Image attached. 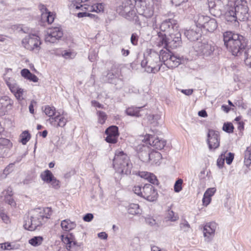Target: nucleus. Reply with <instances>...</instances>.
<instances>
[{"mask_svg":"<svg viewBox=\"0 0 251 251\" xmlns=\"http://www.w3.org/2000/svg\"><path fill=\"white\" fill-rule=\"evenodd\" d=\"M97 115L98 117V122L101 125L104 124L107 119L106 114L104 112L99 111L97 112Z\"/></svg>","mask_w":251,"mask_h":251,"instance_id":"nucleus-43","label":"nucleus"},{"mask_svg":"<svg viewBox=\"0 0 251 251\" xmlns=\"http://www.w3.org/2000/svg\"><path fill=\"white\" fill-rule=\"evenodd\" d=\"M40 176L44 182L50 184L54 189H58L60 188V181L54 177L50 170H46L43 172L41 174Z\"/></svg>","mask_w":251,"mask_h":251,"instance_id":"nucleus-14","label":"nucleus"},{"mask_svg":"<svg viewBox=\"0 0 251 251\" xmlns=\"http://www.w3.org/2000/svg\"><path fill=\"white\" fill-rule=\"evenodd\" d=\"M243 37L238 34L227 31L224 34V44L233 55H238L244 48Z\"/></svg>","mask_w":251,"mask_h":251,"instance_id":"nucleus-3","label":"nucleus"},{"mask_svg":"<svg viewBox=\"0 0 251 251\" xmlns=\"http://www.w3.org/2000/svg\"><path fill=\"white\" fill-rule=\"evenodd\" d=\"M91 0H69L70 7L76 10L95 12L98 14L103 13L105 8L103 3H95L89 4Z\"/></svg>","mask_w":251,"mask_h":251,"instance_id":"nucleus-4","label":"nucleus"},{"mask_svg":"<svg viewBox=\"0 0 251 251\" xmlns=\"http://www.w3.org/2000/svg\"><path fill=\"white\" fill-rule=\"evenodd\" d=\"M183 180L181 178L178 179L174 185V191L176 193H178L182 189Z\"/></svg>","mask_w":251,"mask_h":251,"instance_id":"nucleus-45","label":"nucleus"},{"mask_svg":"<svg viewBox=\"0 0 251 251\" xmlns=\"http://www.w3.org/2000/svg\"><path fill=\"white\" fill-rule=\"evenodd\" d=\"M113 165L116 171L121 174H130L132 167L129 157L119 150L115 152Z\"/></svg>","mask_w":251,"mask_h":251,"instance_id":"nucleus-5","label":"nucleus"},{"mask_svg":"<svg viewBox=\"0 0 251 251\" xmlns=\"http://www.w3.org/2000/svg\"><path fill=\"white\" fill-rule=\"evenodd\" d=\"M127 210L128 213L132 215L139 214L141 211L139 205H130Z\"/></svg>","mask_w":251,"mask_h":251,"instance_id":"nucleus-39","label":"nucleus"},{"mask_svg":"<svg viewBox=\"0 0 251 251\" xmlns=\"http://www.w3.org/2000/svg\"><path fill=\"white\" fill-rule=\"evenodd\" d=\"M234 126L233 125L230 123H225L223 126V129L227 133H232L233 131Z\"/></svg>","mask_w":251,"mask_h":251,"instance_id":"nucleus-46","label":"nucleus"},{"mask_svg":"<svg viewBox=\"0 0 251 251\" xmlns=\"http://www.w3.org/2000/svg\"><path fill=\"white\" fill-rule=\"evenodd\" d=\"M160 30L158 32V46H162L165 49L160 51L159 59L167 66V60L172 54L169 49L180 46L181 34L178 31L177 21L174 19L164 21L160 25Z\"/></svg>","mask_w":251,"mask_h":251,"instance_id":"nucleus-1","label":"nucleus"},{"mask_svg":"<svg viewBox=\"0 0 251 251\" xmlns=\"http://www.w3.org/2000/svg\"><path fill=\"white\" fill-rule=\"evenodd\" d=\"M251 154V148L247 147L245 152V165L249 167L251 165V159L250 158Z\"/></svg>","mask_w":251,"mask_h":251,"instance_id":"nucleus-34","label":"nucleus"},{"mask_svg":"<svg viewBox=\"0 0 251 251\" xmlns=\"http://www.w3.org/2000/svg\"><path fill=\"white\" fill-rule=\"evenodd\" d=\"M91 103H92V106H93L94 107H98V108H103V106L99 102H98L96 100H92Z\"/></svg>","mask_w":251,"mask_h":251,"instance_id":"nucleus-61","label":"nucleus"},{"mask_svg":"<svg viewBox=\"0 0 251 251\" xmlns=\"http://www.w3.org/2000/svg\"><path fill=\"white\" fill-rule=\"evenodd\" d=\"M98 235L101 239H106L107 238V234L105 232H100Z\"/></svg>","mask_w":251,"mask_h":251,"instance_id":"nucleus-62","label":"nucleus"},{"mask_svg":"<svg viewBox=\"0 0 251 251\" xmlns=\"http://www.w3.org/2000/svg\"><path fill=\"white\" fill-rule=\"evenodd\" d=\"M180 227L181 229L184 231H187L189 229L190 226L188 222L184 220L180 224Z\"/></svg>","mask_w":251,"mask_h":251,"instance_id":"nucleus-49","label":"nucleus"},{"mask_svg":"<svg viewBox=\"0 0 251 251\" xmlns=\"http://www.w3.org/2000/svg\"><path fill=\"white\" fill-rule=\"evenodd\" d=\"M63 33L62 29L59 27H54L49 28L47 31L45 35V41L50 43H54L59 40Z\"/></svg>","mask_w":251,"mask_h":251,"instance_id":"nucleus-12","label":"nucleus"},{"mask_svg":"<svg viewBox=\"0 0 251 251\" xmlns=\"http://www.w3.org/2000/svg\"><path fill=\"white\" fill-rule=\"evenodd\" d=\"M3 194L5 196L6 202H8L9 204L12 203L14 202L13 199L11 198V197L13 195L11 188H9L7 190L4 191L3 192Z\"/></svg>","mask_w":251,"mask_h":251,"instance_id":"nucleus-35","label":"nucleus"},{"mask_svg":"<svg viewBox=\"0 0 251 251\" xmlns=\"http://www.w3.org/2000/svg\"><path fill=\"white\" fill-rule=\"evenodd\" d=\"M219 133L213 129H209L207 135V142L209 150H215L220 146Z\"/></svg>","mask_w":251,"mask_h":251,"instance_id":"nucleus-13","label":"nucleus"},{"mask_svg":"<svg viewBox=\"0 0 251 251\" xmlns=\"http://www.w3.org/2000/svg\"><path fill=\"white\" fill-rule=\"evenodd\" d=\"M44 112L45 114L49 117V118L54 117L58 112L56 111V109L53 106H46L45 107Z\"/></svg>","mask_w":251,"mask_h":251,"instance_id":"nucleus-32","label":"nucleus"},{"mask_svg":"<svg viewBox=\"0 0 251 251\" xmlns=\"http://www.w3.org/2000/svg\"><path fill=\"white\" fill-rule=\"evenodd\" d=\"M251 0H238L235 2L234 9L236 12V16L240 21H245L248 18V3Z\"/></svg>","mask_w":251,"mask_h":251,"instance_id":"nucleus-10","label":"nucleus"},{"mask_svg":"<svg viewBox=\"0 0 251 251\" xmlns=\"http://www.w3.org/2000/svg\"><path fill=\"white\" fill-rule=\"evenodd\" d=\"M5 72L6 74H4V79L7 85L15 98L20 102H22L26 97V91L21 87L12 77L8 76V74L12 72L11 69H6Z\"/></svg>","mask_w":251,"mask_h":251,"instance_id":"nucleus-6","label":"nucleus"},{"mask_svg":"<svg viewBox=\"0 0 251 251\" xmlns=\"http://www.w3.org/2000/svg\"><path fill=\"white\" fill-rule=\"evenodd\" d=\"M188 0H172V2L176 6H179L182 3L186 2Z\"/></svg>","mask_w":251,"mask_h":251,"instance_id":"nucleus-58","label":"nucleus"},{"mask_svg":"<svg viewBox=\"0 0 251 251\" xmlns=\"http://www.w3.org/2000/svg\"><path fill=\"white\" fill-rule=\"evenodd\" d=\"M209 20V17L208 16L199 15L195 17V22L196 24L195 26H197L200 28L201 27L204 28L205 25H206V22L208 21Z\"/></svg>","mask_w":251,"mask_h":251,"instance_id":"nucleus-28","label":"nucleus"},{"mask_svg":"<svg viewBox=\"0 0 251 251\" xmlns=\"http://www.w3.org/2000/svg\"><path fill=\"white\" fill-rule=\"evenodd\" d=\"M138 36L136 33H133L131 37V42L133 45H136L138 43Z\"/></svg>","mask_w":251,"mask_h":251,"instance_id":"nucleus-53","label":"nucleus"},{"mask_svg":"<svg viewBox=\"0 0 251 251\" xmlns=\"http://www.w3.org/2000/svg\"><path fill=\"white\" fill-rule=\"evenodd\" d=\"M130 5L131 4H128L127 0H126L125 2H123L122 5H119L117 7V11L120 14L124 15L125 13L129 11V10L131 9Z\"/></svg>","mask_w":251,"mask_h":251,"instance_id":"nucleus-31","label":"nucleus"},{"mask_svg":"<svg viewBox=\"0 0 251 251\" xmlns=\"http://www.w3.org/2000/svg\"><path fill=\"white\" fill-rule=\"evenodd\" d=\"M61 55L65 59H73L76 55V53L71 50H63L61 52Z\"/></svg>","mask_w":251,"mask_h":251,"instance_id":"nucleus-42","label":"nucleus"},{"mask_svg":"<svg viewBox=\"0 0 251 251\" xmlns=\"http://www.w3.org/2000/svg\"><path fill=\"white\" fill-rule=\"evenodd\" d=\"M135 5L138 12L141 15L146 17H150L152 14L151 7L146 5L147 1L149 0H134Z\"/></svg>","mask_w":251,"mask_h":251,"instance_id":"nucleus-16","label":"nucleus"},{"mask_svg":"<svg viewBox=\"0 0 251 251\" xmlns=\"http://www.w3.org/2000/svg\"><path fill=\"white\" fill-rule=\"evenodd\" d=\"M143 193L142 197L151 201H153L157 198V192L154 186L151 184H147L143 187Z\"/></svg>","mask_w":251,"mask_h":251,"instance_id":"nucleus-19","label":"nucleus"},{"mask_svg":"<svg viewBox=\"0 0 251 251\" xmlns=\"http://www.w3.org/2000/svg\"><path fill=\"white\" fill-rule=\"evenodd\" d=\"M0 217L4 222L7 224L9 222V218L7 215L0 210Z\"/></svg>","mask_w":251,"mask_h":251,"instance_id":"nucleus-54","label":"nucleus"},{"mask_svg":"<svg viewBox=\"0 0 251 251\" xmlns=\"http://www.w3.org/2000/svg\"><path fill=\"white\" fill-rule=\"evenodd\" d=\"M22 46L26 50L38 52L41 49L42 41L37 33H29L22 40Z\"/></svg>","mask_w":251,"mask_h":251,"instance_id":"nucleus-7","label":"nucleus"},{"mask_svg":"<svg viewBox=\"0 0 251 251\" xmlns=\"http://www.w3.org/2000/svg\"><path fill=\"white\" fill-rule=\"evenodd\" d=\"M194 49L198 53L208 56L210 55L215 50L213 43L204 40L201 42H197L194 44Z\"/></svg>","mask_w":251,"mask_h":251,"instance_id":"nucleus-11","label":"nucleus"},{"mask_svg":"<svg viewBox=\"0 0 251 251\" xmlns=\"http://www.w3.org/2000/svg\"><path fill=\"white\" fill-rule=\"evenodd\" d=\"M198 115L199 116L201 117H206L207 116V113L205 110H202L201 111H200L198 113Z\"/></svg>","mask_w":251,"mask_h":251,"instance_id":"nucleus-63","label":"nucleus"},{"mask_svg":"<svg viewBox=\"0 0 251 251\" xmlns=\"http://www.w3.org/2000/svg\"><path fill=\"white\" fill-rule=\"evenodd\" d=\"M48 121L54 127H64L68 122L67 114L58 112L54 117L49 118Z\"/></svg>","mask_w":251,"mask_h":251,"instance_id":"nucleus-15","label":"nucleus"},{"mask_svg":"<svg viewBox=\"0 0 251 251\" xmlns=\"http://www.w3.org/2000/svg\"><path fill=\"white\" fill-rule=\"evenodd\" d=\"M118 76H119L118 74L116 73L115 71H114V72H109L107 74V77L109 79H111L113 78H117Z\"/></svg>","mask_w":251,"mask_h":251,"instance_id":"nucleus-57","label":"nucleus"},{"mask_svg":"<svg viewBox=\"0 0 251 251\" xmlns=\"http://www.w3.org/2000/svg\"><path fill=\"white\" fill-rule=\"evenodd\" d=\"M155 68L153 67L147 66L146 71L148 73H155Z\"/></svg>","mask_w":251,"mask_h":251,"instance_id":"nucleus-64","label":"nucleus"},{"mask_svg":"<svg viewBox=\"0 0 251 251\" xmlns=\"http://www.w3.org/2000/svg\"><path fill=\"white\" fill-rule=\"evenodd\" d=\"M13 100L6 96L0 97V113H4L7 109L12 108Z\"/></svg>","mask_w":251,"mask_h":251,"instance_id":"nucleus-21","label":"nucleus"},{"mask_svg":"<svg viewBox=\"0 0 251 251\" xmlns=\"http://www.w3.org/2000/svg\"><path fill=\"white\" fill-rule=\"evenodd\" d=\"M146 222L147 224L152 226L156 224V220L151 216L146 218Z\"/></svg>","mask_w":251,"mask_h":251,"instance_id":"nucleus-52","label":"nucleus"},{"mask_svg":"<svg viewBox=\"0 0 251 251\" xmlns=\"http://www.w3.org/2000/svg\"><path fill=\"white\" fill-rule=\"evenodd\" d=\"M134 192L135 194H137L138 196H140L141 197H142L143 193V188H142L140 186H135L133 188V189Z\"/></svg>","mask_w":251,"mask_h":251,"instance_id":"nucleus-50","label":"nucleus"},{"mask_svg":"<svg viewBox=\"0 0 251 251\" xmlns=\"http://www.w3.org/2000/svg\"><path fill=\"white\" fill-rule=\"evenodd\" d=\"M21 75L24 78L30 81L37 82L39 78L34 74H32L28 69H24L21 71Z\"/></svg>","mask_w":251,"mask_h":251,"instance_id":"nucleus-26","label":"nucleus"},{"mask_svg":"<svg viewBox=\"0 0 251 251\" xmlns=\"http://www.w3.org/2000/svg\"><path fill=\"white\" fill-rule=\"evenodd\" d=\"M52 213V210L50 207H39L31 210L28 213L29 219L25 221L24 225L25 228L35 230L50 219Z\"/></svg>","mask_w":251,"mask_h":251,"instance_id":"nucleus-2","label":"nucleus"},{"mask_svg":"<svg viewBox=\"0 0 251 251\" xmlns=\"http://www.w3.org/2000/svg\"><path fill=\"white\" fill-rule=\"evenodd\" d=\"M61 240L69 251H78L83 248V243L77 242L72 233L61 235Z\"/></svg>","mask_w":251,"mask_h":251,"instance_id":"nucleus-9","label":"nucleus"},{"mask_svg":"<svg viewBox=\"0 0 251 251\" xmlns=\"http://www.w3.org/2000/svg\"><path fill=\"white\" fill-rule=\"evenodd\" d=\"M142 141L144 142L146 145H150L151 146H155L156 143H154V137L150 134L146 135L143 139Z\"/></svg>","mask_w":251,"mask_h":251,"instance_id":"nucleus-38","label":"nucleus"},{"mask_svg":"<svg viewBox=\"0 0 251 251\" xmlns=\"http://www.w3.org/2000/svg\"><path fill=\"white\" fill-rule=\"evenodd\" d=\"M60 226L61 228L66 231H69L76 226V224L70 219H66L61 221Z\"/></svg>","mask_w":251,"mask_h":251,"instance_id":"nucleus-27","label":"nucleus"},{"mask_svg":"<svg viewBox=\"0 0 251 251\" xmlns=\"http://www.w3.org/2000/svg\"><path fill=\"white\" fill-rule=\"evenodd\" d=\"M216 192V189L215 187L208 188L203 195V204H209L211 201V197L214 195Z\"/></svg>","mask_w":251,"mask_h":251,"instance_id":"nucleus-25","label":"nucleus"},{"mask_svg":"<svg viewBox=\"0 0 251 251\" xmlns=\"http://www.w3.org/2000/svg\"><path fill=\"white\" fill-rule=\"evenodd\" d=\"M178 216L177 214L175 213L174 211L171 210L168 211L166 219L172 222H174L178 219Z\"/></svg>","mask_w":251,"mask_h":251,"instance_id":"nucleus-40","label":"nucleus"},{"mask_svg":"<svg viewBox=\"0 0 251 251\" xmlns=\"http://www.w3.org/2000/svg\"><path fill=\"white\" fill-rule=\"evenodd\" d=\"M226 153V152H225V153H222L217 159V165L220 168H222L224 166L225 160Z\"/></svg>","mask_w":251,"mask_h":251,"instance_id":"nucleus-47","label":"nucleus"},{"mask_svg":"<svg viewBox=\"0 0 251 251\" xmlns=\"http://www.w3.org/2000/svg\"><path fill=\"white\" fill-rule=\"evenodd\" d=\"M228 11L226 12L225 18L227 21L229 22H235L238 20V18L236 16V12L234 9V7H231L230 9H228Z\"/></svg>","mask_w":251,"mask_h":251,"instance_id":"nucleus-29","label":"nucleus"},{"mask_svg":"<svg viewBox=\"0 0 251 251\" xmlns=\"http://www.w3.org/2000/svg\"><path fill=\"white\" fill-rule=\"evenodd\" d=\"M217 27V23L215 19L209 17V20L206 22L204 28L209 32H213Z\"/></svg>","mask_w":251,"mask_h":251,"instance_id":"nucleus-30","label":"nucleus"},{"mask_svg":"<svg viewBox=\"0 0 251 251\" xmlns=\"http://www.w3.org/2000/svg\"><path fill=\"white\" fill-rule=\"evenodd\" d=\"M41 10L42 11V20L47 22L49 24H52L54 21L55 15L49 11L44 5L41 6Z\"/></svg>","mask_w":251,"mask_h":251,"instance_id":"nucleus-22","label":"nucleus"},{"mask_svg":"<svg viewBox=\"0 0 251 251\" xmlns=\"http://www.w3.org/2000/svg\"><path fill=\"white\" fill-rule=\"evenodd\" d=\"M167 141L166 140L161 139H158V150H161L164 148L166 145Z\"/></svg>","mask_w":251,"mask_h":251,"instance_id":"nucleus-51","label":"nucleus"},{"mask_svg":"<svg viewBox=\"0 0 251 251\" xmlns=\"http://www.w3.org/2000/svg\"><path fill=\"white\" fill-rule=\"evenodd\" d=\"M93 218L92 214L88 213L83 217V220L86 222H90Z\"/></svg>","mask_w":251,"mask_h":251,"instance_id":"nucleus-56","label":"nucleus"},{"mask_svg":"<svg viewBox=\"0 0 251 251\" xmlns=\"http://www.w3.org/2000/svg\"><path fill=\"white\" fill-rule=\"evenodd\" d=\"M106 135L105 141L110 144H115L117 143L119 136L118 129L116 126H111L109 127L105 131Z\"/></svg>","mask_w":251,"mask_h":251,"instance_id":"nucleus-18","label":"nucleus"},{"mask_svg":"<svg viewBox=\"0 0 251 251\" xmlns=\"http://www.w3.org/2000/svg\"><path fill=\"white\" fill-rule=\"evenodd\" d=\"M182 58L171 54L169 60H167V67L169 68L176 67L182 63Z\"/></svg>","mask_w":251,"mask_h":251,"instance_id":"nucleus-23","label":"nucleus"},{"mask_svg":"<svg viewBox=\"0 0 251 251\" xmlns=\"http://www.w3.org/2000/svg\"><path fill=\"white\" fill-rule=\"evenodd\" d=\"M234 153H231V152L227 153V155L226 156L225 155V160L226 161V163L228 165H230L232 163V162L234 159Z\"/></svg>","mask_w":251,"mask_h":251,"instance_id":"nucleus-48","label":"nucleus"},{"mask_svg":"<svg viewBox=\"0 0 251 251\" xmlns=\"http://www.w3.org/2000/svg\"><path fill=\"white\" fill-rule=\"evenodd\" d=\"M12 147V144L10 141L7 139L0 138V149L8 148L10 149Z\"/></svg>","mask_w":251,"mask_h":251,"instance_id":"nucleus-37","label":"nucleus"},{"mask_svg":"<svg viewBox=\"0 0 251 251\" xmlns=\"http://www.w3.org/2000/svg\"><path fill=\"white\" fill-rule=\"evenodd\" d=\"M96 53L94 51H91L88 56L89 60L91 62H93L96 59Z\"/></svg>","mask_w":251,"mask_h":251,"instance_id":"nucleus-55","label":"nucleus"},{"mask_svg":"<svg viewBox=\"0 0 251 251\" xmlns=\"http://www.w3.org/2000/svg\"><path fill=\"white\" fill-rule=\"evenodd\" d=\"M208 5L210 13L218 16L228 10L230 4L229 0H208Z\"/></svg>","mask_w":251,"mask_h":251,"instance_id":"nucleus-8","label":"nucleus"},{"mask_svg":"<svg viewBox=\"0 0 251 251\" xmlns=\"http://www.w3.org/2000/svg\"><path fill=\"white\" fill-rule=\"evenodd\" d=\"M20 142L23 145H25L27 142L30 140L31 138L30 134L28 133L27 131H23L20 136Z\"/></svg>","mask_w":251,"mask_h":251,"instance_id":"nucleus-36","label":"nucleus"},{"mask_svg":"<svg viewBox=\"0 0 251 251\" xmlns=\"http://www.w3.org/2000/svg\"><path fill=\"white\" fill-rule=\"evenodd\" d=\"M86 17H89L92 19H94L95 20H97L99 19V17L95 14L90 13L89 12H87Z\"/></svg>","mask_w":251,"mask_h":251,"instance_id":"nucleus-59","label":"nucleus"},{"mask_svg":"<svg viewBox=\"0 0 251 251\" xmlns=\"http://www.w3.org/2000/svg\"><path fill=\"white\" fill-rule=\"evenodd\" d=\"M139 109L138 108L131 107L126 110V113L128 115L132 116H139Z\"/></svg>","mask_w":251,"mask_h":251,"instance_id":"nucleus-44","label":"nucleus"},{"mask_svg":"<svg viewBox=\"0 0 251 251\" xmlns=\"http://www.w3.org/2000/svg\"><path fill=\"white\" fill-rule=\"evenodd\" d=\"M186 37L191 41H195L201 36V29L197 26H194L190 29L185 31Z\"/></svg>","mask_w":251,"mask_h":251,"instance_id":"nucleus-20","label":"nucleus"},{"mask_svg":"<svg viewBox=\"0 0 251 251\" xmlns=\"http://www.w3.org/2000/svg\"><path fill=\"white\" fill-rule=\"evenodd\" d=\"M138 175L141 178L147 180L153 184H155V182L157 181L156 176L151 173L147 172H139L138 173Z\"/></svg>","mask_w":251,"mask_h":251,"instance_id":"nucleus-24","label":"nucleus"},{"mask_svg":"<svg viewBox=\"0 0 251 251\" xmlns=\"http://www.w3.org/2000/svg\"><path fill=\"white\" fill-rule=\"evenodd\" d=\"M43 241V238L42 236H35L28 241V243L34 247L40 246Z\"/></svg>","mask_w":251,"mask_h":251,"instance_id":"nucleus-33","label":"nucleus"},{"mask_svg":"<svg viewBox=\"0 0 251 251\" xmlns=\"http://www.w3.org/2000/svg\"><path fill=\"white\" fill-rule=\"evenodd\" d=\"M217 225L215 222L207 223L203 227V235L207 242H210L214 237Z\"/></svg>","mask_w":251,"mask_h":251,"instance_id":"nucleus-17","label":"nucleus"},{"mask_svg":"<svg viewBox=\"0 0 251 251\" xmlns=\"http://www.w3.org/2000/svg\"><path fill=\"white\" fill-rule=\"evenodd\" d=\"M245 63L246 65L251 68V46L245 52Z\"/></svg>","mask_w":251,"mask_h":251,"instance_id":"nucleus-41","label":"nucleus"},{"mask_svg":"<svg viewBox=\"0 0 251 251\" xmlns=\"http://www.w3.org/2000/svg\"><path fill=\"white\" fill-rule=\"evenodd\" d=\"M181 92L183 93L184 94L189 96L191 95L193 92V89H182L181 90Z\"/></svg>","mask_w":251,"mask_h":251,"instance_id":"nucleus-60","label":"nucleus"}]
</instances>
